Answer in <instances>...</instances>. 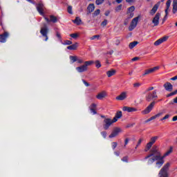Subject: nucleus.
Wrapping results in <instances>:
<instances>
[{
  "label": "nucleus",
  "instance_id": "f257e3e1",
  "mask_svg": "<svg viewBox=\"0 0 177 177\" xmlns=\"http://www.w3.org/2000/svg\"><path fill=\"white\" fill-rule=\"evenodd\" d=\"M149 153H150L145 158V160L149 158L148 160V164H153L154 161H157L156 163V165L158 168H161L165 162L164 156H161V152L158 151L157 146H153L149 151Z\"/></svg>",
  "mask_w": 177,
  "mask_h": 177
},
{
  "label": "nucleus",
  "instance_id": "f03ea898",
  "mask_svg": "<svg viewBox=\"0 0 177 177\" xmlns=\"http://www.w3.org/2000/svg\"><path fill=\"white\" fill-rule=\"evenodd\" d=\"M158 99V95H157V91L154 90L152 92H149L145 96V100L147 102H153L149 104V105L143 111H142V114L146 115V114H149L153 109H154V106L156 105V100Z\"/></svg>",
  "mask_w": 177,
  "mask_h": 177
},
{
  "label": "nucleus",
  "instance_id": "7ed1b4c3",
  "mask_svg": "<svg viewBox=\"0 0 177 177\" xmlns=\"http://www.w3.org/2000/svg\"><path fill=\"white\" fill-rule=\"evenodd\" d=\"M169 167H171V163L167 162V164H165L159 171V177L169 176V174H168V171H169Z\"/></svg>",
  "mask_w": 177,
  "mask_h": 177
},
{
  "label": "nucleus",
  "instance_id": "20e7f679",
  "mask_svg": "<svg viewBox=\"0 0 177 177\" xmlns=\"http://www.w3.org/2000/svg\"><path fill=\"white\" fill-rule=\"evenodd\" d=\"M92 64H93V61H86L84 64L77 67L76 70L78 71V73H84L85 71H88V66H92Z\"/></svg>",
  "mask_w": 177,
  "mask_h": 177
},
{
  "label": "nucleus",
  "instance_id": "39448f33",
  "mask_svg": "<svg viewBox=\"0 0 177 177\" xmlns=\"http://www.w3.org/2000/svg\"><path fill=\"white\" fill-rule=\"evenodd\" d=\"M114 122H115L113 119L111 120L110 118H105L104 120V124H103V128L105 131H107V129H109L110 128V127H111V125H113V124H114Z\"/></svg>",
  "mask_w": 177,
  "mask_h": 177
},
{
  "label": "nucleus",
  "instance_id": "423d86ee",
  "mask_svg": "<svg viewBox=\"0 0 177 177\" xmlns=\"http://www.w3.org/2000/svg\"><path fill=\"white\" fill-rule=\"evenodd\" d=\"M49 32V29L46 26V24L44 25V27L41 28L40 33L45 38V41H48V33Z\"/></svg>",
  "mask_w": 177,
  "mask_h": 177
},
{
  "label": "nucleus",
  "instance_id": "0eeeda50",
  "mask_svg": "<svg viewBox=\"0 0 177 177\" xmlns=\"http://www.w3.org/2000/svg\"><path fill=\"white\" fill-rule=\"evenodd\" d=\"M121 132H122V129H121V128L114 127L112 131V133L109 135V138L110 139H111L113 138H115V137L118 136V135L120 133H121Z\"/></svg>",
  "mask_w": 177,
  "mask_h": 177
},
{
  "label": "nucleus",
  "instance_id": "6e6552de",
  "mask_svg": "<svg viewBox=\"0 0 177 177\" xmlns=\"http://www.w3.org/2000/svg\"><path fill=\"white\" fill-rule=\"evenodd\" d=\"M138 21H139V17H136L132 19L131 23L129 26V31H133V30L136 28V26H138Z\"/></svg>",
  "mask_w": 177,
  "mask_h": 177
},
{
  "label": "nucleus",
  "instance_id": "1a4fd4ad",
  "mask_svg": "<svg viewBox=\"0 0 177 177\" xmlns=\"http://www.w3.org/2000/svg\"><path fill=\"white\" fill-rule=\"evenodd\" d=\"M37 10L41 15V16L45 17V6H44V3H39L38 4L36 5Z\"/></svg>",
  "mask_w": 177,
  "mask_h": 177
},
{
  "label": "nucleus",
  "instance_id": "9d476101",
  "mask_svg": "<svg viewBox=\"0 0 177 177\" xmlns=\"http://www.w3.org/2000/svg\"><path fill=\"white\" fill-rule=\"evenodd\" d=\"M160 17H161V13L157 12L152 19V23L155 26H157L158 24H160Z\"/></svg>",
  "mask_w": 177,
  "mask_h": 177
},
{
  "label": "nucleus",
  "instance_id": "9b49d317",
  "mask_svg": "<svg viewBox=\"0 0 177 177\" xmlns=\"http://www.w3.org/2000/svg\"><path fill=\"white\" fill-rule=\"evenodd\" d=\"M8 38H9V32L5 31L3 34L0 35V42H1L2 44H5Z\"/></svg>",
  "mask_w": 177,
  "mask_h": 177
},
{
  "label": "nucleus",
  "instance_id": "f8f14e48",
  "mask_svg": "<svg viewBox=\"0 0 177 177\" xmlns=\"http://www.w3.org/2000/svg\"><path fill=\"white\" fill-rule=\"evenodd\" d=\"M159 69H160V66H155L153 68L147 69L145 71V73L142 75L143 77H145V75H149V74H151L154 73V71H157V70H159Z\"/></svg>",
  "mask_w": 177,
  "mask_h": 177
},
{
  "label": "nucleus",
  "instance_id": "ddd939ff",
  "mask_svg": "<svg viewBox=\"0 0 177 177\" xmlns=\"http://www.w3.org/2000/svg\"><path fill=\"white\" fill-rule=\"evenodd\" d=\"M168 38H169V37L165 36V37L158 39L157 41H156L154 42L155 46H158V45H161V44H162V42H165V41H168Z\"/></svg>",
  "mask_w": 177,
  "mask_h": 177
},
{
  "label": "nucleus",
  "instance_id": "4468645a",
  "mask_svg": "<svg viewBox=\"0 0 177 177\" xmlns=\"http://www.w3.org/2000/svg\"><path fill=\"white\" fill-rule=\"evenodd\" d=\"M159 7H160V2H158L156 4L153 6V8L150 10L149 15H151V16H154L157 10H158Z\"/></svg>",
  "mask_w": 177,
  "mask_h": 177
},
{
  "label": "nucleus",
  "instance_id": "2eb2a0df",
  "mask_svg": "<svg viewBox=\"0 0 177 177\" xmlns=\"http://www.w3.org/2000/svg\"><path fill=\"white\" fill-rule=\"evenodd\" d=\"M44 19L47 23H57V17H55L54 15H50V19L49 18L44 17Z\"/></svg>",
  "mask_w": 177,
  "mask_h": 177
},
{
  "label": "nucleus",
  "instance_id": "dca6fc26",
  "mask_svg": "<svg viewBox=\"0 0 177 177\" xmlns=\"http://www.w3.org/2000/svg\"><path fill=\"white\" fill-rule=\"evenodd\" d=\"M165 91H167V92H172V90L174 89V86L172 84L169 82H166L163 85Z\"/></svg>",
  "mask_w": 177,
  "mask_h": 177
},
{
  "label": "nucleus",
  "instance_id": "f3484780",
  "mask_svg": "<svg viewBox=\"0 0 177 177\" xmlns=\"http://www.w3.org/2000/svg\"><path fill=\"white\" fill-rule=\"evenodd\" d=\"M127 92L124 91L115 97L116 100H125L127 97Z\"/></svg>",
  "mask_w": 177,
  "mask_h": 177
},
{
  "label": "nucleus",
  "instance_id": "a211bd4d",
  "mask_svg": "<svg viewBox=\"0 0 177 177\" xmlns=\"http://www.w3.org/2000/svg\"><path fill=\"white\" fill-rule=\"evenodd\" d=\"M123 111H127V113H133L138 111V109L135 107L124 106L122 108Z\"/></svg>",
  "mask_w": 177,
  "mask_h": 177
},
{
  "label": "nucleus",
  "instance_id": "6ab92c4d",
  "mask_svg": "<svg viewBox=\"0 0 177 177\" xmlns=\"http://www.w3.org/2000/svg\"><path fill=\"white\" fill-rule=\"evenodd\" d=\"M107 96V93L106 91H102L101 93H99L98 95H96V98L99 100H102V99H104Z\"/></svg>",
  "mask_w": 177,
  "mask_h": 177
},
{
  "label": "nucleus",
  "instance_id": "aec40b11",
  "mask_svg": "<svg viewBox=\"0 0 177 177\" xmlns=\"http://www.w3.org/2000/svg\"><path fill=\"white\" fill-rule=\"evenodd\" d=\"M121 117H122V112L119 111L116 113L115 117L113 118V121L117 122V121H118V118H121Z\"/></svg>",
  "mask_w": 177,
  "mask_h": 177
},
{
  "label": "nucleus",
  "instance_id": "412c9836",
  "mask_svg": "<svg viewBox=\"0 0 177 177\" xmlns=\"http://www.w3.org/2000/svg\"><path fill=\"white\" fill-rule=\"evenodd\" d=\"M87 10H88V13H87L88 15H89V13H92V12L95 10V4L90 3L87 7Z\"/></svg>",
  "mask_w": 177,
  "mask_h": 177
},
{
  "label": "nucleus",
  "instance_id": "4be33fe9",
  "mask_svg": "<svg viewBox=\"0 0 177 177\" xmlns=\"http://www.w3.org/2000/svg\"><path fill=\"white\" fill-rule=\"evenodd\" d=\"M115 73H117V71L115 69H111L110 71H108L106 72V75L110 78V77H113V75H115Z\"/></svg>",
  "mask_w": 177,
  "mask_h": 177
},
{
  "label": "nucleus",
  "instance_id": "5701e85b",
  "mask_svg": "<svg viewBox=\"0 0 177 177\" xmlns=\"http://www.w3.org/2000/svg\"><path fill=\"white\" fill-rule=\"evenodd\" d=\"M77 48H78V43H75L74 44L68 46L67 49L69 50H77Z\"/></svg>",
  "mask_w": 177,
  "mask_h": 177
},
{
  "label": "nucleus",
  "instance_id": "b1692460",
  "mask_svg": "<svg viewBox=\"0 0 177 177\" xmlns=\"http://www.w3.org/2000/svg\"><path fill=\"white\" fill-rule=\"evenodd\" d=\"M173 14L175 15L177 12V0H173Z\"/></svg>",
  "mask_w": 177,
  "mask_h": 177
},
{
  "label": "nucleus",
  "instance_id": "393cba45",
  "mask_svg": "<svg viewBox=\"0 0 177 177\" xmlns=\"http://www.w3.org/2000/svg\"><path fill=\"white\" fill-rule=\"evenodd\" d=\"M73 21L75 23V24H77V26H80L82 21L81 20L80 17H77Z\"/></svg>",
  "mask_w": 177,
  "mask_h": 177
},
{
  "label": "nucleus",
  "instance_id": "a878e982",
  "mask_svg": "<svg viewBox=\"0 0 177 177\" xmlns=\"http://www.w3.org/2000/svg\"><path fill=\"white\" fill-rule=\"evenodd\" d=\"M138 44H139V42L135 41H133V42H131L129 45V48L130 49H133V48H135L136 46V45H138Z\"/></svg>",
  "mask_w": 177,
  "mask_h": 177
},
{
  "label": "nucleus",
  "instance_id": "bb28decb",
  "mask_svg": "<svg viewBox=\"0 0 177 177\" xmlns=\"http://www.w3.org/2000/svg\"><path fill=\"white\" fill-rule=\"evenodd\" d=\"M158 140V136H153L151 138L149 142H151V145H153V143H156V141H157Z\"/></svg>",
  "mask_w": 177,
  "mask_h": 177
},
{
  "label": "nucleus",
  "instance_id": "cd10ccee",
  "mask_svg": "<svg viewBox=\"0 0 177 177\" xmlns=\"http://www.w3.org/2000/svg\"><path fill=\"white\" fill-rule=\"evenodd\" d=\"M135 11V6H132L127 9V15H129L130 13H133Z\"/></svg>",
  "mask_w": 177,
  "mask_h": 177
},
{
  "label": "nucleus",
  "instance_id": "c85d7f7f",
  "mask_svg": "<svg viewBox=\"0 0 177 177\" xmlns=\"http://www.w3.org/2000/svg\"><path fill=\"white\" fill-rule=\"evenodd\" d=\"M173 150H174V149L172 148V147H170V149L164 154V156H163L164 158H165V157H167V156H169V154H171V153H172Z\"/></svg>",
  "mask_w": 177,
  "mask_h": 177
},
{
  "label": "nucleus",
  "instance_id": "c756f323",
  "mask_svg": "<svg viewBox=\"0 0 177 177\" xmlns=\"http://www.w3.org/2000/svg\"><path fill=\"white\" fill-rule=\"evenodd\" d=\"M152 146H153V145L151 142H148L146 145L145 151H149V150H150L151 149Z\"/></svg>",
  "mask_w": 177,
  "mask_h": 177
},
{
  "label": "nucleus",
  "instance_id": "7c9ffc66",
  "mask_svg": "<svg viewBox=\"0 0 177 177\" xmlns=\"http://www.w3.org/2000/svg\"><path fill=\"white\" fill-rule=\"evenodd\" d=\"M161 115H162V112L159 113H158V114H156V115H155L153 116H151V120L153 121V120H156V118H158V117H160Z\"/></svg>",
  "mask_w": 177,
  "mask_h": 177
},
{
  "label": "nucleus",
  "instance_id": "2f4dec72",
  "mask_svg": "<svg viewBox=\"0 0 177 177\" xmlns=\"http://www.w3.org/2000/svg\"><path fill=\"white\" fill-rule=\"evenodd\" d=\"M122 4H120V5L118 6L117 7H115V11L120 12L122 10Z\"/></svg>",
  "mask_w": 177,
  "mask_h": 177
},
{
  "label": "nucleus",
  "instance_id": "473e14b6",
  "mask_svg": "<svg viewBox=\"0 0 177 177\" xmlns=\"http://www.w3.org/2000/svg\"><path fill=\"white\" fill-rule=\"evenodd\" d=\"M174 95H177V90L170 93L169 94L167 95V97H171V96H174Z\"/></svg>",
  "mask_w": 177,
  "mask_h": 177
},
{
  "label": "nucleus",
  "instance_id": "72a5a7b5",
  "mask_svg": "<svg viewBox=\"0 0 177 177\" xmlns=\"http://www.w3.org/2000/svg\"><path fill=\"white\" fill-rule=\"evenodd\" d=\"M70 59H71V60L73 61V63H75V62H77V60H78V57H77V56H70Z\"/></svg>",
  "mask_w": 177,
  "mask_h": 177
},
{
  "label": "nucleus",
  "instance_id": "f704fd0d",
  "mask_svg": "<svg viewBox=\"0 0 177 177\" xmlns=\"http://www.w3.org/2000/svg\"><path fill=\"white\" fill-rule=\"evenodd\" d=\"M95 67L97 68H100V67H102V64H100V61L99 60L95 61Z\"/></svg>",
  "mask_w": 177,
  "mask_h": 177
},
{
  "label": "nucleus",
  "instance_id": "c9c22d12",
  "mask_svg": "<svg viewBox=\"0 0 177 177\" xmlns=\"http://www.w3.org/2000/svg\"><path fill=\"white\" fill-rule=\"evenodd\" d=\"M68 13H69L70 15H73V7L71 6H68Z\"/></svg>",
  "mask_w": 177,
  "mask_h": 177
},
{
  "label": "nucleus",
  "instance_id": "e433bc0d",
  "mask_svg": "<svg viewBox=\"0 0 177 177\" xmlns=\"http://www.w3.org/2000/svg\"><path fill=\"white\" fill-rule=\"evenodd\" d=\"M99 38H100V35H93V37H91L90 38V39H91V41H93V39H99Z\"/></svg>",
  "mask_w": 177,
  "mask_h": 177
},
{
  "label": "nucleus",
  "instance_id": "4c0bfd02",
  "mask_svg": "<svg viewBox=\"0 0 177 177\" xmlns=\"http://www.w3.org/2000/svg\"><path fill=\"white\" fill-rule=\"evenodd\" d=\"M99 15H100V9L96 10L93 13V16H99Z\"/></svg>",
  "mask_w": 177,
  "mask_h": 177
},
{
  "label": "nucleus",
  "instance_id": "58836bf2",
  "mask_svg": "<svg viewBox=\"0 0 177 177\" xmlns=\"http://www.w3.org/2000/svg\"><path fill=\"white\" fill-rule=\"evenodd\" d=\"M70 37H71V38H73L74 39L78 38L79 35L77 33H73L70 35Z\"/></svg>",
  "mask_w": 177,
  "mask_h": 177
},
{
  "label": "nucleus",
  "instance_id": "ea45409f",
  "mask_svg": "<svg viewBox=\"0 0 177 177\" xmlns=\"http://www.w3.org/2000/svg\"><path fill=\"white\" fill-rule=\"evenodd\" d=\"M142 142H143V138H140L138 140V142L137 143V145L136 147V149H138V147H139V146H140V144L142 143Z\"/></svg>",
  "mask_w": 177,
  "mask_h": 177
},
{
  "label": "nucleus",
  "instance_id": "a19ab883",
  "mask_svg": "<svg viewBox=\"0 0 177 177\" xmlns=\"http://www.w3.org/2000/svg\"><path fill=\"white\" fill-rule=\"evenodd\" d=\"M103 2H104V0H96L95 1L96 5H102V3H103Z\"/></svg>",
  "mask_w": 177,
  "mask_h": 177
},
{
  "label": "nucleus",
  "instance_id": "79ce46f5",
  "mask_svg": "<svg viewBox=\"0 0 177 177\" xmlns=\"http://www.w3.org/2000/svg\"><path fill=\"white\" fill-rule=\"evenodd\" d=\"M101 26H102V27H106V26H107V19H104V20L101 23Z\"/></svg>",
  "mask_w": 177,
  "mask_h": 177
},
{
  "label": "nucleus",
  "instance_id": "37998d69",
  "mask_svg": "<svg viewBox=\"0 0 177 177\" xmlns=\"http://www.w3.org/2000/svg\"><path fill=\"white\" fill-rule=\"evenodd\" d=\"M64 45H72L73 44V41H70V40H66L64 41Z\"/></svg>",
  "mask_w": 177,
  "mask_h": 177
},
{
  "label": "nucleus",
  "instance_id": "c03bdc74",
  "mask_svg": "<svg viewBox=\"0 0 177 177\" xmlns=\"http://www.w3.org/2000/svg\"><path fill=\"white\" fill-rule=\"evenodd\" d=\"M169 6H171V0H167V1L166 2V8H167V9H169Z\"/></svg>",
  "mask_w": 177,
  "mask_h": 177
},
{
  "label": "nucleus",
  "instance_id": "a18cd8bd",
  "mask_svg": "<svg viewBox=\"0 0 177 177\" xmlns=\"http://www.w3.org/2000/svg\"><path fill=\"white\" fill-rule=\"evenodd\" d=\"M133 17V12H130L129 14H127V19H132Z\"/></svg>",
  "mask_w": 177,
  "mask_h": 177
},
{
  "label": "nucleus",
  "instance_id": "49530a36",
  "mask_svg": "<svg viewBox=\"0 0 177 177\" xmlns=\"http://www.w3.org/2000/svg\"><path fill=\"white\" fill-rule=\"evenodd\" d=\"M101 135L103 136V138H104V139H106V138L107 137V132H106V131H102V132H101Z\"/></svg>",
  "mask_w": 177,
  "mask_h": 177
},
{
  "label": "nucleus",
  "instance_id": "de8ad7c7",
  "mask_svg": "<svg viewBox=\"0 0 177 177\" xmlns=\"http://www.w3.org/2000/svg\"><path fill=\"white\" fill-rule=\"evenodd\" d=\"M168 118H169V114L165 115V116L160 119V120L164 121V120H168Z\"/></svg>",
  "mask_w": 177,
  "mask_h": 177
},
{
  "label": "nucleus",
  "instance_id": "09e8293b",
  "mask_svg": "<svg viewBox=\"0 0 177 177\" xmlns=\"http://www.w3.org/2000/svg\"><path fill=\"white\" fill-rule=\"evenodd\" d=\"M128 156H124L122 158V161H124V162H128Z\"/></svg>",
  "mask_w": 177,
  "mask_h": 177
},
{
  "label": "nucleus",
  "instance_id": "8fccbe9b",
  "mask_svg": "<svg viewBox=\"0 0 177 177\" xmlns=\"http://www.w3.org/2000/svg\"><path fill=\"white\" fill-rule=\"evenodd\" d=\"M118 145V144L115 142H112V147H113V150L115 149V147H117Z\"/></svg>",
  "mask_w": 177,
  "mask_h": 177
},
{
  "label": "nucleus",
  "instance_id": "3c124183",
  "mask_svg": "<svg viewBox=\"0 0 177 177\" xmlns=\"http://www.w3.org/2000/svg\"><path fill=\"white\" fill-rule=\"evenodd\" d=\"M128 143H129V138H127L124 140V147H127V145H128Z\"/></svg>",
  "mask_w": 177,
  "mask_h": 177
},
{
  "label": "nucleus",
  "instance_id": "603ef678",
  "mask_svg": "<svg viewBox=\"0 0 177 177\" xmlns=\"http://www.w3.org/2000/svg\"><path fill=\"white\" fill-rule=\"evenodd\" d=\"M140 58L139 57H135L131 59V62H138Z\"/></svg>",
  "mask_w": 177,
  "mask_h": 177
},
{
  "label": "nucleus",
  "instance_id": "864d4df0",
  "mask_svg": "<svg viewBox=\"0 0 177 177\" xmlns=\"http://www.w3.org/2000/svg\"><path fill=\"white\" fill-rule=\"evenodd\" d=\"M82 82L86 85V86H91V84H89L85 80H82Z\"/></svg>",
  "mask_w": 177,
  "mask_h": 177
},
{
  "label": "nucleus",
  "instance_id": "5fc2aeb1",
  "mask_svg": "<svg viewBox=\"0 0 177 177\" xmlns=\"http://www.w3.org/2000/svg\"><path fill=\"white\" fill-rule=\"evenodd\" d=\"M91 113H93V114H97V112L96 111V109H90Z\"/></svg>",
  "mask_w": 177,
  "mask_h": 177
},
{
  "label": "nucleus",
  "instance_id": "6e6d98bb",
  "mask_svg": "<svg viewBox=\"0 0 177 177\" xmlns=\"http://www.w3.org/2000/svg\"><path fill=\"white\" fill-rule=\"evenodd\" d=\"M56 37H57V38H59V39H62V35H60V32H59L58 31H56Z\"/></svg>",
  "mask_w": 177,
  "mask_h": 177
},
{
  "label": "nucleus",
  "instance_id": "4d7b16f0",
  "mask_svg": "<svg viewBox=\"0 0 177 177\" xmlns=\"http://www.w3.org/2000/svg\"><path fill=\"white\" fill-rule=\"evenodd\" d=\"M153 89H154V87L153 86H151V87H149L147 90H146V93L147 92H150V91H153Z\"/></svg>",
  "mask_w": 177,
  "mask_h": 177
},
{
  "label": "nucleus",
  "instance_id": "13d9d810",
  "mask_svg": "<svg viewBox=\"0 0 177 177\" xmlns=\"http://www.w3.org/2000/svg\"><path fill=\"white\" fill-rule=\"evenodd\" d=\"M96 106H97L96 104L93 103V104H91V105L90 106V109H96Z\"/></svg>",
  "mask_w": 177,
  "mask_h": 177
},
{
  "label": "nucleus",
  "instance_id": "bf43d9fd",
  "mask_svg": "<svg viewBox=\"0 0 177 177\" xmlns=\"http://www.w3.org/2000/svg\"><path fill=\"white\" fill-rule=\"evenodd\" d=\"M140 83H135L134 84H133V86H134V88H139V86H140Z\"/></svg>",
  "mask_w": 177,
  "mask_h": 177
},
{
  "label": "nucleus",
  "instance_id": "052dcab7",
  "mask_svg": "<svg viewBox=\"0 0 177 177\" xmlns=\"http://www.w3.org/2000/svg\"><path fill=\"white\" fill-rule=\"evenodd\" d=\"M129 22V19L128 18H127L125 20H124V26H128V23Z\"/></svg>",
  "mask_w": 177,
  "mask_h": 177
},
{
  "label": "nucleus",
  "instance_id": "680f3d73",
  "mask_svg": "<svg viewBox=\"0 0 177 177\" xmlns=\"http://www.w3.org/2000/svg\"><path fill=\"white\" fill-rule=\"evenodd\" d=\"M174 103H177V97L173 100V102H170L169 104H174Z\"/></svg>",
  "mask_w": 177,
  "mask_h": 177
},
{
  "label": "nucleus",
  "instance_id": "e2e57ef3",
  "mask_svg": "<svg viewBox=\"0 0 177 177\" xmlns=\"http://www.w3.org/2000/svg\"><path fill=\"white\" fill-rule=\"evenodd\" d=\"M120 44H121V41H120V39H116L115 40V45H117V46H118V45H120Z\"/></svg>",
  "mask_w": 177,
  "mask_h": 177
},
{
  "label": "nucleus",
  "instance_id": "0e129e2a",
  "mask_svg": "<svg viewBox=\"0 0 177 177\" xmlns=\"http://www.w3.org/2000/svg\"><path fill=\"white\" fill-rule=\"evenodd\" d=\"M77 63H79V64H82V63H84V60L82 59H78L77 60Z\"/></svg>",
  "mask_w": 177,
  "mask_h": 177
},
{
  "label": "nucleus",
  "instance_id": "69168bd1",
  "mask_svg": "<svg viewBox=\"0 0 177 177\" xmlns=\"http://www.w3.org/2000/svg\"><path fill=\"white\" fill-rule=\"evenodd\" d=\"M170 80H171V81H176V80H177V75H176V76L171 77Z\"/></svg>",
  "mask_w": 177,
  "mask_h": 177
},
{
  "label": "nucleus",
  "instance_id": "338daca9",
  "mask_svg": "<svg viewBox=\"0 0 177 177\" xmlns=\"http://www.w3.org/2000/svg\"><path fill=\"white\" fill-rule=\"evenodd\" d=\"M105 16H109V15H110V11L109 10H106L104 13Z\"/></svg>",
  "mask_w": 177,
  "mask_h": 177
},
{
  "label": "nucleus",
  "instance_id": "774afa93",
  "mask_svg": "<svg viewBox=\"0 0 177 177\" xmlns=\"http://www.w3.org/2000/svg\"><path fill=\"white\" fill-rule=\"evenodd\" d=\"M172 121H174V122L177 121V115L173 117Z\"/></svg>",
  "mask_w": 177,
  "mask_h": 177
}]
</instances>
